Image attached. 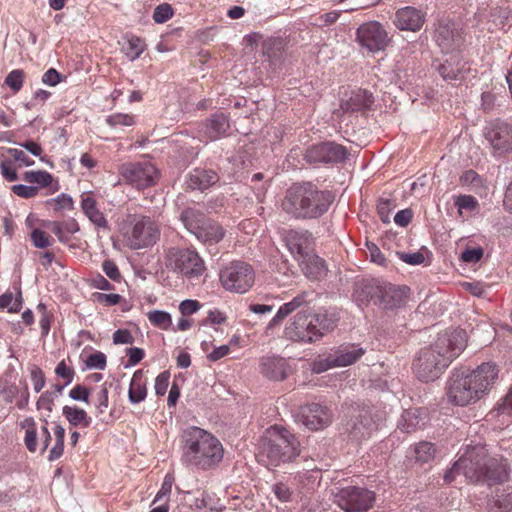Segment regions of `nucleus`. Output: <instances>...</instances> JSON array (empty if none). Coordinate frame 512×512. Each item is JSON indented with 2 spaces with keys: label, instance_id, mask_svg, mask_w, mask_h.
<instances>
[{
  "label": "nucleus",
  "instance_id": "nucleus-7",
  "mask_svg": "<svg viewBox=\"0 0 512 512\" xmlns=\"http://www.w3.org/2000/svg\"><path fill=\"white\" fill-rule=\"evenodd\" d=\"M299 453V442L296 437L286 428L275 426L262 445L260 461H266L267 465L278 466L292 461Z\"/></svg>",
  "mask_w": 512,
  "mask_h": 512
},
{
  "label": "nucleus",
  "instance_id": "nucleus-32",
  "mask_svg": "<svg viewBox=\"0 0 512 512\" xmlns=\"http://www.w3.org/2000/svg\"><path fill=\"white\" fill-rule=\"evenodd\" d=\"M144 49L145 44L139 37L132 34H126L122 38L121 51L130 61H134L139 58Z\"/></svg>",
  "mask_w": 512,
  "mask_h": 512
},
{
  "label": "nucleus",
  "instance_id": "nucleus-31",
  "mask_svg": "<svg viewBox=\"0 0 512 512\" xmlns=\"http://www.w3.org/2000/svg\"><path fill=\"white\" fill-rule=\"evenodd\" d=\"M181 220L187 230L194 235H196L202 226L209 221L205 218V215L202 212L194 208L185 209L181 213Z\"/></svg>",
  "mask_w": 512,
  "mask_h": 512
},
{
  "label": "nucleus",
  "instance_id": "nucleus-23",
  "mask_svg": "<svg viewBox=\"0 0 512 512\" xmlns=\"http://www.w3.org/2000/svg\"><path fill=\"white\" fill-rule=\"evenodd\" d=\"M308 293L307 292H301L298 295H296L291 301L286 302L282 304L279 309L277 310L274 317L270 320L267 329H271L275 326H278L281 324V322L294 313L295 311H300L303 309H307L306 305L308 304Z\"/></svg>",
  "mask_w": 512,
  "mask_h": 512
},
{
  "label": "nucleus",
  "instance_id": "nucleus-51",
  "mask_svg": "<svg viewBox=\"0 0 512 512\" xmlns=\"http://www.w3.org/2000/svg\"><path fill=\"white\" fill-rule=\"evenodd\" d=\"M332 368L333 367L328 354L318 356L310 364V369L315 374H321Z\"/></svg>",
  "mask_w": 512,
  "mask_h": 512
},
{
  "label": "nucleus",
  "instance_id": "nucleus-49",
  "mask_svg": "<svg viewBox=\"0 0 512 512\" xmlns=\"http://www.w3.org/2000/svg\"><path fill=\"white\" fill-rule=\"evenodd\" d=\"M26 422H29V427L26 429L24 442L30 452H35L37 449L35 422L32 418H27Z\"/></svg>",
  "mask_w": 512,
  "mask_h": 512
},
{
  "label": "nucleus",
  "instance_id": "nucleus-40",
  "mask_svg": "<svg viewBox=\"0 0 512 512\" xmlns=\"http://www.w3.org/2000/svg\"><path fill=\"white\" fill-rule=\"evenodd\" d=\"M413 453L417 462L427 463L434 458L436 449L430 442H420L415 446Z\"/></svg>",
  "mask_w": 512,
  "mask_h": 512
},
{
  "label": "nucleus",
  "instance_id": "nucleus-64",
  "mask_svg": "<svg viewBox=\"0 0 512 512\" xmlns=\"http://www.w3.org/2000/svg\"><path fill=\"white\" fill-rule=\"evenodd\" d=\"M102 270L113 281H119L121 278L117 265L111 260H105L103 262Z\"/></svg>",
  "mask_w": 512,
  "mask_h": 512
},
{
  "label": "nucleus",
  "instance_id": "nucleus-46",
  "mask_svg": "<svg viewBox=\"0 0 512 512\" xmlns=\"http://www.w3.org/2000/svg\"><path fill=\"white\" fill-rule=\"evenodd\" d=\"M4 83L14 92L21 90L24 83V72L21 69L12 70L5 78Z\"/></svg>",
  "mask_w": 512,
  "mask_h": 512
},
{
  "label": "nucleus",
  "instance_id": "nucleus-26",
  "mask_svg": "<svg viewBox=\"0 0 512 512\" xmlns=\"http://www.w3.org/2000/svg\"><path fill=\"white\" fill-rule=\"evenodd\" d=\"M81 209L85 216L99 229L108 230L109 224L104 214L98 209L96 200L88 192L81 194Z\"/></svg>",
  "mask_w": 512,
  "mask_h": 512
},
{
  "label": "nucleus",
  "instance_id": "nucleus-52",
  "mask_svg": "<svg viewBox=\"0 0 512 512\" xmlns=\"http://www.w3.org/2000/svg\"><path fill=\"white\" fill-rule=\"evenodd\" d=\"M173 16L171 5L164 3L158 5L153 12V20L156 23H165Z\"/></svg>",
  "mask_w": 512,
  "mask_h": 512
},
{
  "label": "nucleus",
  "instance_id": "nucleus-50",
  "mask_svg": "<svg viewBox=\"0 0 512 512\" xmlns=\"http://www.w3.org/2000/svg\"><path fill=\"white\" fill-rule=\"evenodd\" d=\"M31 241L36 248L44 249L52 245L53 239L40 229L31 232Z\"/></svg>",
  "mask_w": 512,
  "mask_h": 512
},
{
  "label": "nucleus",
  "instance_id": "nucleus-37",
  "mask_svg": "<svg viewBox=\"0 0 512 512\" xmlns=\"http://www.w3.org/2000/svg\"><path fill=\"white\" fill-rule=\"evenodd\" d=\"M23 180L34 187L45 188L52 183V175L44 170L26 171L23 174Z\"/></svg>",
  "mask_w": 512,
  "mask_h": 512
},
{
  "label": "nucleus",
  "instance_id": "nucleus-15",
  "mask_svg": "<svg viewBox=\"0 0 512 512\" xmlns=\"http://www.w3.org/2000/svg\"><path fill=\"white\" fill-rule=\"evenodd\" d=\"M295 420L307 429L316 431L326 427L331 421V416L326 407L311 403L299 408Z\"/></svg>",
  "mask_w": 512,
  "mask_h": 512
},
{
  "label": "nucleus",
  "instance_id": "nucleus-9",
  "mask_svg": "<svg viewBox=\"0 0 512 512\" xmlns=\"http://www.w3.org/2000/svg\"><path fill=\"white\" fill-rule=\"evenodd\" d=\"M122 234L132 249H142L153 245L159 237L155 222L146 216H129Z\"/></svg>",
  "mask_w": 512,
  "mask_h": 512
},
{
  "label": "nucleus",
  "instance_id": "nucleus-20",
  "mask_svg": "<svg viewBox=\"0 0 512 512\" xmlns=\"http://www.w3.org/2000/svg\"><path fill=\"white\" fill-rule=\"evenodd\" d=\"M381 292L378 293L375 305L383 310H393L404 303L407 288H398L390 283L380 284Z\"/></svg>",
  "mask_w": 512,
  "mask_h": 512
},
{
  "label": "nucleus",
  "instance_id": "nucleus-12",
  "mask_svg": "<svg viewBox=\"0 0 512 512\" xmlns=\"http://www.w3.org/2000/svg\"><path fill=\"white\" fill-rule=\"evenodd\" d=\"M484 136L491 145L494 155L502 156L512 151V126L510 124L495 120L486 126Z\"/></svg>",
  "mask_w": 512,
  "mask_h": 512
},
{
  "label": "nucleus",
  "instance_id": "nucleus-14",
  "mask_svg": "<svg viewBox=\"0 0 512 512\" xmlns=\"http://www.w3.org/2000/svg\"><path fill=\"white\" fill-rule=\"evenodd\" d=\"M347 156L346 149L334 142H323L308 148L305 159L312 164H329L343 161Z\"/></svg>",
  "mask_w": 512,
  "mask_h": 512
},
{
  "label": "nucleus",
  "instance_id": "nucleus-53",
  "mask_svg": "<svg viewBox=\"0 0 512 512\" xmlns=\"http://www.w3.org/2000/svg\"><path fill=\"white\" fill-rule=\"evenodd\" d=\"M12 192L24 199L33 198L38 194V187L32 185L16 184L11 188Z\"/></svg>",
  "mask_w": 512,
  "mask_h": 512
},
{
  "label": "nucleus",
  "instance_id": "nucleus-60",
  "mask_svg": "<svg viewBox=\"0 0 512 512\" xmlns=\"http://www.w3.org/2000/svg\"><path fill=\"white\" fill-rule=\"evenodd\" d=\"M55 373L58 377L65 380V385H69L74 378V370L68 367L64 360L58 363L55 368Z\"/></svg>",
  "mask_w": 512,
  "mask_h": 512
},
{
  "label": "nucleus",
  "instance_id": "nucleus-8",
  "mask_svg": "<svg viewBox=\"0 0 512 512\" xmlns=\"http://www.w3.org/2000/svg\"><path fill=\"white\" fill-rule=\"evenodd\" d=\"M166 266L190 282L199 281L206 271L204 260L196 250L172 247L166 254Z\"/></svg>",
  "mask_w": 512,
  "mask_h": 512
},
{
  "label": "nucleus",
  "instance_id": "nucleus-47",
  "mask_svg": "<svg viewBox=\"0 0 512 512\" xmlns=\"http://www.w3.org/2000/svg\"><path fill=\"white\" fill-rule=\"evenodd\" d=\"M21 295L14 297L12 293H5L0 296V308H7L9 312H17L21 308Z\"/></svg>",
  "mask_w": 512,
  "mask_h": 512
},
{
  "label": "nucleus",
  "instance_id": "nucleus-39",
  "mask_svg": "<svg viewBox=\"0 0 512 512\" xmlns=\"http://www.w3.org/2000/svg\"><path fill=\"white\" fill-rule=\"evenodd\" d=\"M374 103V96L372 92L367 89L359 88L354 91V112L365 111L371 108Z\"/></svg>",
  "mask_w": 512,
  "mask_h": 512
},
{
  "label": "nucleus",
  "instance_id": "nucleus-30",
  "mask_svg": "<svg viewBox=\"0 0 512 512\" xmlns=\"http://www.w3.org/2000/svg\"><path fill=\"white\" fill-rule=\"evenodd\" d=\"M47 227L57 236L61 243H67L70 235L77 233L80 229L77 221L73 218L65 221L49 222Z\"/></svg>",
  "mask_w": 512,
  "mask_h": 512
},
{
  "label": "nucleus",
  "instance_id": "nucleus-59",
  "mask_svg": "<svg viewBox=\"0 0 512 512\" xmlns=\"http://www.w3.org/2000/svg\"><path fill=\"white\" fill-rule=\"evenodd\" d=\"M169 380H170V374L167 371L160 373L156 377L155 385H154L156 395H158V396L165 395V393L168 389V386H169Z\"/></svg>",
  "mask_w": 512,
  "mask_h": 512
},
{
  "label": "nucleus",
  "instance_id": "nucleus-19",
  "mask_svg": "<svg viewBox=\"0 0 512 512\" xmlns=\"http://www.w3.org/2000/svg\"><path fill=\"white\" fill-rule=\"evenodd\" d=\"M284 239L288 250L297 261L311 254L312 237L308 231L290 230L285 234Z\"/></svg>",
  "mask_w": 512,
  "mask_h": 512
},
{
  "label": "nucleus",
  "instance_id": "nucleus-42",
  "mask_svg": "<svg viewBox=\"0 0 512 512\" xmlns=\"http://www.w3.org/2000/svg\"><path fill=\"white\" fill-rule=\"evenodd\" d=\"M106 123L112 127H129L135 124V118L132 114L114 113L106 118Z\"/></svg>",
  "mask_w": 512,
  "mask_h": 512
},
{
  "label": "nucleus",
  "instance_id": "nucleus-45",
  "mask_svg": "<svg viewBox=\"0 0 512 512\" xmlns=\"http://www.w3.org/2000/svg\"><path fill=\"white\" fill-rule=\"evenodd\" d=\"M333 368L345 367L352 364V353L342 349H336L328 353Z\"/></svg>",
  "mask_w": 512,
  "mask_h": 512
},
{
  "label": "nucleus",
  "instance_id": "nucleus-11",
  "mask_svg": "<svg viewBox=\"0 0 512 512\" xmlns=\"http://www.w3.org/2000/svg\"><path fill=\"white\" fill-rule=\"evenodd\" d=\"M119 174L128 184L139 190L155 185L159 176L155 165L148 160L124 163L119 167Z\"/></svg>",
  "mask_w": 512,
  "mask_h": 512
},
{
  "label": "nucleus",
  "instance_id": "nucleus-24",
  "mask_svg": "<svg viewBox=\"0 0 512 512\" xmlns=\"http://www.w3.org/2000/svg\"><path fill=\"white\" fill-rule=\"evenodd\" d=\"M229 128L228 117L223 113H216L205 121L202 132L208 140H217L227 135Z\"/></svg>",
  "mask_w": 512,
  "mask_h": 512
},
{
  "label": "nucleus",
  "instance_id": "nucleus-48",
  "mask_svg": "<svg viewBox=\"0 0 512 512\" xmlns=\"http://www.w3.org/2000/svg\"><path fill=\"white\" fill-rule=\"evenodd\" d=\"M108 403V388L103 384L94 395V404L99 414H103L106 411Z\"/></svg>",
  "mask_w": 512,
  "mask_h": 512
},
{
  "label": "nucleus",
  "instance_id": "nucleus-36",
  "mask_svg": "<svg viewBox=\"0 0 512 512\" xmlns=\"http://www.w3.org/2000/svg\"><path fill=\"white\" fill-rule=\"evenodd\" d=\"M420 414L421 410L417 408L405 410L398 422V428L405 433L414 432L420 425Z\"/></svg>",
  "mask_w": 512,
  "mask_h": 512
},
{
  "label": "nucleus",
  "instance_id": "nucleus-16",
  "mask_svg": "<svg viewBox=\"0 0 512 512\" xmlns=\"http://www.w3.org/2000/svg\"><path fill=\"white\" fill-rule=\"evenodd\" d=\"M435 41L444 53H453L460 49L463 37L453 22H440L435 31Z\"/></svg>",
  "mask_w": 512,
  "mask_h": 512
},
{
  "label": "nucleus",
  "instance_id": "nucleus-63",
  "mask_svg": "<svg viewBox=\"0 0 512 512\" xmlns=\"http://www.w3.org/2000/svg\"><path fill=\"white\" fill-rule=\"evenodd\" d=\"M31 380L33 382V388L36 393L40 392L45 386V377L42 370L38 367H34L31 370Z\"/></svg>",
  "mask_w": 512,
  "mask_h": 512
},
{
  "label": "nucleus",
  "instance_id": "nucleus-3",
  "mask_svg": "<svg viewBox=\"0 0 512 512\" xmlns=\"http://www.w3.org/2000/svg\"><path fill=\"white\" fill-rule=\"evenodd\" d=\"M462 472L473 483L498 484L507 479L506 465L488 455L482 446L470 447L444 475V482L451 483Z\"/></svg>",
  "mask_w": 512,
  "mask_h": 512
},
{
  "label": "nucleus",
  "instance_id": "nucleus-1",
  "mask_svg": "<svg viewBox=\"0 0 512 512\" xmlns=\"http://www.w3.org/2000/svg\"><path fill=\"white\" fill-rule=\"evenodd\" d=\"M467 346V335L462 329L445 331L429 346L422 348L414 362L413 371L423 381H434Z\"/></svg>",
  "mask_w": 512,
  "mask_h": 512
},
{
  "label": "nucleus",
  "instance_id": "nucleus-22",
  "mask_svg": "<svg viewBox=\"0 0 512 512\" xmlns=\"http://www.w3.org/2000/svg\"><path fill=\"white\" fill-rule=\"evenodd\" d=\"M438 71L442 78L446 81H462L465 79L469 68L462 61L459 54H451L442 64L439 65Z\"/></svg>",
  "mask_w": 512,
  "mask_h": 512
},
{
  "label": "nucleus",
  "instance_id": "nucleus-13",
  "mask_svg": "<svg viewBox=\"0 0 512 512\" xmlns=\"http://www.w3.org/2000/svg\"><path fill=\"white\" fill-rule=\"evenodd\" d=\"M357 40L363 48L372 53L384 50L390 41L386 30L377 21H370L359 26Z\"/></svg>",
  "mask_w": 512,
  "mask_h": 512
},
{
  "label": "nucleus",
  "instance_id": "nucleus-5",
  "mask_svg": "<svg viewBox=\"0 0 512 512\" xmlns=\"http://www.w3.org/2000/svg\"><path fill=\"white\" fill-rule=\"evenodd\" d=\"M333 201L334 196L330 191L304 183L287 190L282 208L297 219H317L328 211Z\"/></svg>",
  "mask_w": 512,
  "mask_h": 512
},
{
  "label": "nucleus",
  "instance_id": "nucleus-43",
  "mask_svg": "<svg viewBox=\"0 0 512 512\" xmlns=\"http://www.w3.org/2000/svg\"><path fill=\"white\" fill-rule=\"evenodd\" d=\"M334 502L344 512H352V488L340 489L334 496Z\"/></svg>",
  "mask_w": 512,
  "mask_h": 512
},
{
  "label": "nucleus",
  "instance_id": "nucleus-54",
  "mask_svg": "<svg viewBox=\"0 0 512 512\" xmlns=\"http://www.w3.org/2000/svg\"><path fill=\"white\" fill-rule=\"evenodd\" d=\"M0 170L2 176L7 181H16L18 179V174L16 172V169L14 167V163L10 159H3L0 161Z\"/></svg>",
  "mask_w": 512,
  "mask_h": 512
},
{
  "label": "nucleus",
  "instance_id": "nucleus-38",
  "mask_svg": "<svg viewBox=\"0 0 512 512\" xmlns=\"http://www.w3.org/2000/svg\"><path fill=\"white\" fill-rule=\"evenodd\" d=\"M147 318L153 326L161 330H170L172 328L171 314L166 311L151 310L147 313Z\"/></svg>",
  "mask_w": 512,
  "mask_h": 512
},
{
  "label": "nucleus",
  "instance_id": "nucleus-41",
  "mask_svg": "<svg viewBox=\"0 0 512 512\" xmlns=\"http://www.w3.org/2000/svg\"><path fill=\"white\" fill-rule=\"evenodd\" d=\"M45 205L53 208L55 212H61L64 210H73L74 201L72 197L66 193H61L55 198L48 199Z\"/></svg>",
  "mask_w": 512,
  "mask_h": 512
},
{
  "label": "nucleus",
  "instance_id": "nucleus-10",
  "mask_svg": "<svg viewBox=\"0 0 512 512\" xmlns=\"http://www.w3.org/2000/svg\"><path fill=\"white\" fill-rule=\"evenodd\" d=\"M219 280L225 290L244 294L253 286L255 272L250 264L234 261L220 271Z\"/></svg>",
  "mask_w": 512,
  "mask_h": 512
},
{
  "label": "nucleus",
  "instance_id": "nucleus-25",
  "mask_svg": "<svg viewBox=\"0 0 512 512\" xmlns=\"http://www.w3.org/2000/svg\"><path fill=\"white\" fill-rule=\"evenodd\" d=\"M380 282L375 279H362L354 287V296L358 306L367 305L370 301L375 303L378 293L381 292Z\"/></svg>",
  "mask_w": 512,
  "mask_h": 512
},
{
  "label": "nucleus",
  "instance_id": "nucleus-58",
  "mask_svg": "<svg viewBox=\"0 0 512 512\" xmlns=\"http://www.w3.org/2000/svg\"><path fill=\"white\" fill-rule=\"evenodd\" d=\"M201 308V304L197 300L186 299L179 304V311L182 316H189L197 313Z\"/></svg>",
  "mask_w": 512,
  "mask_h": 512
},
{
  "label": "nucleus",
  "instance_id": "nucleus-33",
  "mask_svg": "<svg viewBox=\"0 0 512 512\" xmlns=\"http://www.w3.org/2000/svg\"><path fill=\"white\" fill-rule=\"evenodd\" d=\"M195 236L204 243L215 244L224 238L225 231L219 224L209 220Z\"/></svg>",
  "mask_w": 512,
  "mask_h": 512
},
{
  "label": "nucleus",
  "instance_id": "nucleus-56",
  "mask_svg": "<svg viewBox=\"0 0 512 512\" xmlns=\"http://www.w3.org/2000/svg\"><path fill=\"white\" fill-rule=\"evenodd\" d=\"M455 205L458 207V212L461 214L463 209L474 210L478 202L475 197L471 195H459L455 200Z\"/></svg>",
  "mask_w": 512,
  "mask_h": 512
},
{
  "label": "nucleus",
  "instance_id": "nucleus-62",
  "mask_svg": "<svg viewBox=\"0 0 512 512\" xmlns=\"http://www.w3.org/2000/svg\"><path fill=\"white\" fill-rule=\"evenodd\" d=\"M55 399L56 398L50 392L45 391L44 393L41 394L37 401V409L52 412Z\"/></svg>",
  "mask_w": 512,
  "mask_h": 512
},
{
  "label": "nucleus",
  "instance_id": "nucleus-35",
  "mask_svg": "<svg viewBox=\"0 0 512 512\" xmlns=\"http://www.w3.org/2000/svg\"><path fill=\"white\" fill-rule=\"evenodd\" d=\"M375 503V493L366 488L354 486V512H366Z\"/></svg>",
  "mask_w": 512,
  "mask_h": 512
},
{
  "label": "nucleus",
  "instance_id": "nucleus-4",
  "mask_svg": "<svg viewBox=\"0 0 512 512\" xmlns=\"http://www.w3.org/2000/svg\"><path fill=\"white\" fill-rule=\"evenodd\" d=\"M183 464L203 470L216 466L223 458V446L211 433L196 426L186 428L182 433Z\"/></svg>",
  "mask_w": 512,
  "mask_h": 512
},
{
  "label": "nucleus",
  "instance_id": "nucleus-44",
  "mask_svg": "<svg viewBox=\"0 0 512 512\" xmlns=\"http://www.w3.org/2000/svg\"><path fill=\"white\" fill-rule=\"evenodd\" d=\"M397 207L395 199L381 197L378 201L377 211L382 222H390V213Z\"/></svg>",
  "mask_w": 512,
  "mask_h": 512
},
{
  "label": "nucleus",
  "instance_id": "nucleus-34",
  "mask_svg": "<svg viewBox=\"0 0 512 512\" xmlns=\"http://www.w3.org/2000/svg\"><path fill=\"white\" fill-rule=\"evenodd\" d=\"M62 413L69 424L74 427H88L92 421L86 411L77 406L66 405L62 409Z\"/></svg>",
  "mask_w": 512,
  "mask_h": 512
},
{
  "label": "nucleus",
  "instance_id": "nucleus-57",
  "mask_svg": "<svg viewBox=\"0 0 512 512\" xmlns=\"http://www.w3.org/2000/svg\"><path fill=\"white\" fill-rule=\"evenodd\" d=\"M272 491L277 499L281 502H289L292 498V491L286 484L282 482L273 484Z\"/></svg>",
  "mask_w": 512,
  "mask_h": 512
},
{
  "label": "nucleus",
  "instance_id": "nucleus-21",
  "mask_svg": "<svg viewBox=\"0 0 512 512\" xmlns=\"http://www.w3.org/2000/svg\"><path fill=\"white\" fill-rule=\"evenodd\" d=\"M260 371L270 380L282 381L290 373V366L285 358L267 356L263 357L260 361Z\"/></svg>",
  "mask_w": 512,
  "mask_h": 512
},
{
  "label": "nucleus",
  "instance_id": "nucleus-55",
  "mask_svg": "<svg viewBox=\"0 0 512 512\" xmlns=\"http://www.w3.org/2000/svg\"><path fill=\"white\" fill-rule=\"evenodd\" d=\"M86 366L90 369L104 370L106 367V356L102 352L90 354L86 359Z\"/></svg>",
  "mask_w": 512,
  "mask_h": 512
},
{
  "label": "nucleus",
  "instance_id": "nucleus-29",
  "mask_svg": "<svg viewBox=\"0 0 512 512\" xmlns=\"http://www.w3.org/2000/svg\"><path fill=\"white\" fill-rule=\"evenodd\" d=\"M147 396V379L143 370L139 369L134 372L128 390V399L132 404H138L146 399Z\"/></svg>",
  "mask_w": 512,
  "mask_h": 512
},
{
  "label": "nucleus",
  "instance_id": "nucleus-6",
  "mask_svg": "<svg viewBox=\"0 0 512 512\" xmlns=\"http://www.w3.org/2000/svg\"><path fill=\"white\" fill-rule=\"evenodd\" d=\"M335 326V319L326 312L313 313L311 309L298 311L286 324L284 337L293 342L309 344L320 340Z\"/></svg>",
  "mask_w": 512,
  "mask_h": 512
},
{
  "label": "nucleus",
  "instance_id": "nucleus-17",
  "mask_svg": "<svg viewBox=\"0 0 512 512\" xmlns=\"http://www.w3.org/2000/svg\"><path fill=\"white\" fill-rule=\"evenodd\" d=\"M393 23L399 30L417 32L425 23V13L415 7H403L396 11Z\"/></svg>",
  "mask_w": 512,
  "mask_h": 512
},
{
  "label": "nucleus",
  "instance_id": "nucleus-61",
  "mask_svg": "<svg viewBox=\"0 0 512 512\" xmlns=\"http://www.w3.org/2000/svg\"><path fill=\"white\" fill-rule=\"evenodd\" d=\"M399 258L409 265H420L425 261L424 255L417 251L413 253L397 252Z\"/></svg>",
  "mask_w": 512,
  "mask_h": 512
},
{
  "label": "nucleus",
  "instance_id": "nucleus-2",
  "mask_svg": "<svg viewBox=\"0 0 512 512\" xmlns=\"http://www.w3.org/2000/svg\"><path fill=\"white\" fill-rule=\"evenodd\" d=\"M497 377L498 370L492 363H483L470 373L454 369L446 382L447 400L457 406L476 403L488 393Z\"/></svg>",
  "mask_w": 512,
  "mask_h": 512
},
{
  "label": "nucleus",
  "instance_id": "nucleus-18",
  "mask_svg": "<svg viewBox=\"0 0 512 512\" xmlns=\"http://www.w3.org/2000/svg\"><path fill=\"white\" fill-rule=\"evenodd\" d=\"M354 438L363 439L370 435L373 430L377 429L379 417L372 412V408L368 405L358 406L354 409Z\"/></svg>",
  "mask_w": 512,
  "mask_h": 512
},
{
  "label": "nucleus",
  "instance_id": "nucleus-27",
  "mask_svg": "<svg viewBox=\"0 0 512 512\" xmlns=\"http://www.w3.org/2000/svg\"><path fill=\"white\" fill-rule=\"evenodd\" d=\"M298 262L303 273L310 280H322L327 275L325 261L315 254H310Z\"/></svg>",
  "mask_w": 512,
  "mask_h": 512
},
{
  "label": "nucleus",
  "instance_id": "nucleus-28",
  "mask_svg": "<svg viewBox=\"0 0 512 512\" xmlns=\"http://www.w3.org/2000/svg\"><path fill=\"white\" fill-rule=\"evenodd\" d=\"M218 181L217 174L212 170L195 168L186 180V185L192 190H205Z\"/></svg>",
  "mask_w": 512,
  "mask_h": 512
}]
</instances>
